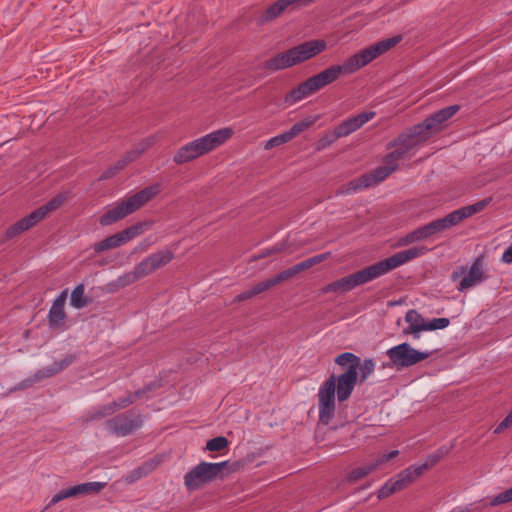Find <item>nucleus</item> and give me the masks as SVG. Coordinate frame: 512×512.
<instances>
[{"instance_id":"nucleus-14","label":"nucleus","mask_w":512,"mask_h":512,"mask_svg":"<svg viewBox=\"0 0 512 512\" xmlns=\"http://www.w3.org/2000/svg\"><path fill=\"white\" fill-rule=\"evenodd\" d=\"M459 110L460 106L457 104L447 106L436 111L427 117L424 121L418 123V125L421 126L427 137L431 138L434 134L440 132L443 129V124L452 116H454Z\"/></svg>"},{"instance_id":"nucleus-58","label":"nucleus","mask_w":512,"mask_h":512,"mask_svg":"<svg viewBox=\"0 0 512 512\" xmlns=\"http://www.w3.org/2000/svg\"><path fill=\"white\" fill-rule=\"evenodd\" d=\"M502 261L504 263L510 264L512 263V245L509 246L502 255Z\"/></svg>"},{"instance_id":"nucleus-26","label":"nucleus","mask_w":512,"mask_h":512,"mask_svg":"<svg viewBox=\"0 0 512 512\" xmlns=\"http://www.w3.org/2000/svg\"><path fill=\"white\" fill-rule=\"evenodd\" d=\"M76 357L74 355H68L67 357L63 358L59 362H55L52 365L48 367H44L38 371H36L31 377L34 381V383H38L46 378L52 377L62 370H64L66 367L71 365L75 361Z\"/></svg>"},{"instance_id":"nucleus-34","label":"nucleus","mask_w":512,"mask_h":512,"mask_svg":"<svg viewBox=\"0 0 512 512\" xmlns=\"http://www.w3.org/2000/svg\"><path fill=\"white\" fill-rule=\"evenodd\" d=\"M451 448L452 447L448 448L445 446L438 448L434 453L430 454L426 458V461L424 463L419 465L423 468L424 472L427 471L428 469L435 466L445 455H447L450 452Z\"/></svg>"},{"instance_id":"nucleus-44","label":"nucleus","mask_w":512,"mask_h":512,"mask_svg":"<svg viewBox=\"0 0 512 512\" xmlns=\"http://www.w3.org/2000/svg\"><path fill=\"white\" fill-rule=\"evenodd\" d=\"M136 397L134 396V393H130L127 397L121 398L117 401L111 402V406L116 412L119 409L127 408L129 405L133 404L136 401Z\"/></svg>"},{"instance_id":"nucleus-52","label":"nucleus","mask_w":512,"mask_h":512,"mask_svg":"<svg viewBox=\"0 0 512 512\" xmlns=\"http://www.w3.org/2000/svg\"><path fill=\"white\" fill-rule=\"evenodd\" d=\"M415 237L413 231L407 233L406 235L402 236L399 240L397 245L400 247L408 246L412 243H415Z\"/></svg>"},{"instance_id":"nucleus-18","label":"nucleus","mask_w":512,"mask_h":512,"mask_svg":"<svg viewBox=\"0 0 512 512\" xmlns=\"http://www.w3.org/2000/svg\"><path fill=\"white\" fill-rule=\"evenodd\" d=\"M328 255H329V253L315 255L311 258H308V259L276 274L275 276H273L275 284L278 285L286 280H289L292 277H294L295 275L299 274L300 272L308 270L311 267H313L314 265L321 263L322 261L327 259Z\"/></svg>"},{"instance_id":"nucleus-28","label":"nucleus","mask_w":512,"mask_h":512,"mask_svg":"<svg viewBox=\"0 0 512 512\" xmlns=\"http://www.w3.org/2000/svg\"><path fill=\"white\" fill-rule=\"evenodd\" d=\"M276 286L275 282H274V279L273 277L267 279V280H264L262 282H259L257 283L256 285H254L251 289L249 290H246L240 294H238L235 299H234V302H243V301H246L248 299H251L252 297L264 292V291H267L269 290L270 288Z\"/></svg>"},{"instance_id":"nucleus-29","label":"nucleus","mask_w":512,"mask_h":512,"mask_svg":"<svg viewBox=\"0 0 512 512\" xmlns=\"http://www.w3.org/2000/svg\"><path fill=\"white\" fill-rule=\"evenodd\" d=\"M152 224L153 223L151 221H140L120 231L124 243H127L143 234L145 231L150 229Z\"/></svg>"},{"instance_id":"nucleus-5","label":"nucleus","mask_w":512,"mask_h":512,"mask_svg":"<svg viewBox=\"0 0 512 512\" xmlns=\"http://www.w3.org/2000/svg\"><path fill=\"white\" fill-rule=\"evenodd\" d=\"M233 133L232 128L225 127L188 142L178 149L173 156V161L176 164H184L195 160L224 144Z\"/></svg>"},{"instance_id":"nucleus-10","label":"nucleus","mask_w":512,"mask_h":512,"mask_svg":"<svg viewBox=\"0 0 512 512\" xmlns=\"http://www.w3.org/2000/svg\"><path fill=\"white\" fill-rule=\"evenodd\" d=\"M143 425V416L134 410H127L105 421V429L118 437L128 436Z\"/></svg>"},{"instance_id":"nucleus-56","label":"nucleus","mask_w":512,"mask_h":512,"mask_svg":"<svg viewBox=\"0 0 512 512\" xmlns=\"http://www.w3.org/2000/svg\"><path fill=\"white\" fill-rule=\"evenodd\" d=\"M467 271V267L465 266H460L458 268V270H454L452 273H451V280L452 281H457L463 274H465Z\"/></svg>"},{"instance_id":"nucleus-4","label":"nucleus","mask_w":512,"mask_h":512,"mask_svg":"<svg viewBox=\"0 0 512 512\" xmlns=\"http://www.w3.org/2000/svg\"><path fill=\"white\" fill-rule=\"evenodd\" d=\"M162 191L159 183L149 185L133 195L127 196L107 210L99 219L101 226L112 225L141 209Z\"/></svg>"},{"instance_id":"nucleus-41","label":"nucleus","mask_w":512,"mask_h":512,"mask_svg":"<svg viewBox=\"0 0 512 512\" xmlns=\"http://www.w3.org/2000/svg\"><path fill=\"white\" fill-rule=\"evenodd\" d=\"M293 138L291 137L289 131H285L275 137H272L271 139H269L265 145V148L266 149H271V148H274L276 146H280L282 144H285L289 141H291Z\"/></svg>"},{"instance_id":"nucleus-50","label":"nucleus","mask_w":512,"mask_h":512,"mask_svg":"<svg viewBox=\"0 0 512 512\" xmlns=\"http://www.w3.org/2000/svg\"><path fill=\"white\" fill-rule=\"evenodd\" d=\"M512 425V410L508 413V415L498 424L495 428L494 433L499 434L503 432L505 429L509 428Z\"/></svg>"},{"instance_id":"nucleus-45","label":"nucleus","mask_w":512,"mask_h":512,"mask_svg":"<svg viewBox=\"0 0 512 512\" xmlns=\"http://www.w3.org/2000/svg\"><path fill=\"white\" fill-rule=\"evenodd\" d=\"M395 486L393 485L392 479L390 478L388 481L384 483V485L379 489L377 497L380 500H384L396 493Z\"/></svg>"},{"instance_id":"nucleus-1","label":"nucleus","mask_w":512,"mask_h":512,"mask_svg":"<svg viewBox=\"0 0 512 512\" xmlns=\"http://www.w3.org/2000/svg\"><path fill=\"white\" fill-rule=\"evenodd\" d=\"M334 362L342 369L339 375L331 374L320 386L318 391L319 422L328 425L334 417L338 401L350 398L357 383L363 384L374 372L375 362L371 358L361 361L352 352H343L335 357Z\"/></svg>"},{"instance_id":"nucleus-13","label":"nucleus","mask_w":512,"mask_h":512,"mask_svg":"<svg viewBox=\"0 0 512 512\" xmlns=\"http://www.w3.org/2000/svg\"><path fill=\"white\" fill-rule=\"evenodd\" d=\"M327 48V43L323 39H313L305 41L289 50L291 60L295 65L301 64L319 55Z\"/></svg>"},{"instance_id":"nucleus-33","label":"nucleus","mask_w":512,"mask_h":512,"mask_svg":"<svg viewBox=\"0 0 512 512\" xmlns=\"http://www.w3.org/2000/svg\"><path fill=\"white\" fill-rule=\"evenodd\" d=\"M393 173V167L387 168L386 166H380L375 168L371 173L363 174L364 177L368 178L369 187L377 185L385 180L390 174Z\"/></svg>"},{"instance_id":"nucleus-11","label":"nucleus","mask_w":512,"mask_h":512,"mask_svg":"<svg viewBox=\"0 0 512 512\" xmlns=\"http://www.w3.org/2000/svg\"><path fill=\"white\" fill-rule=\"evenodd\" d=\"M432 352H421L412 348L408 343L398 344L389 350L386 355L397 368H406L427 359Z\"/></svg>"},{"instance_id":"nucleus-42","label":"nucleus","mask_w":512,"mask_h":512,"mask_svg":"<svg viewBox=\"0 0 512 512\" xmlns=\"http://www.w3.org/2000/svg\"><path fill=\"white\" fill-rule=\"evenodd\" d=\"M449 324L450 320L448 318H434L432 320H427L425 331L444 329L448 327Z\"/></svg>"},{"instance_id":"nucleus-38","label":"nucleus","mask_w":512,"mask_h":512,"mask_svg":"<svg viewBox=\"0 0 512 512\" xmlns=\"http://www.w3.org/2000/svg\"><path fill=\"white\" fill-rule=\"evenodd\" d=\"M340 136L338 135L336 129L332 132H328L324 134L316 143V150L321 151L329 147L332 143L338 140Z\"/></svg>"},{"instance_id":"nucleus-35","label":"nucleus","mask_w":512,"mask_h":512,"mask_svg":"<svg viewBox=\"0 0 512 512\" xmlns=\"http://www.w3.org/2000/svg\"><path fill=\"white\" fill-rule=\"evenodd\" d=\"M114 412L111 404H106L103 406L98 407L97 409L93 410L87 415L86 421H98L108 415H112Z\"/></svg>"},{"instance_id":"nucleus-49","label":"nucleus","mask_w":512,"mask_h":512,"mask_svg":"<svg viewBox=\"0 0 512 512\" xmlns=\"http://www.w3.org/2000/svg\"><path fill=\"white\" fill-rule=\"evenodd\" d=\"M393 485L395 486V489L397 492L402 491L406 487H408L410 484L406 482V479L402 476L401 473H398L396 476L392 477Z\"/></svg>"},{"instance_id":"nucleus-51","label":"nucleus","mask_w":512,"mask_h":512,"mask_svg":"<svg viewBox=\"0 0 512 512\" xmlns=\"http://www.w3.org/2000/svg\"><path fill=\"white\" fill-rule=\"evenodd\" d=\"M413 233H414V237H415L416 242L424 241V240H428L429 239L426 225H423V226H420V227L414 229Z\"/></svg>"},{"instance_id":"nucleus-17","label":"nucleus","mask_w":512,"mask_h":512,"mask_svg":"<svg viewBox=\"0 0 512 512\" xmlns=\"http://www.w3.org/2000/svg\"><path fill=\"white\" fill-rule=\"evenodd\" d=\"M398 455H399L398 450H392L388 453H384L373 462H370L363 466L353 468L347 474L346 480L349 483H356V482L362 480L363 478H365L366 476H368L369 474H371L372 472L376 471L379 466H381L385 462L395 458Z\"/></svg>"},{"instance_id":"nucleus-22","label":"nucleus","mask_w":512,"mask_h":512,"mask_svg":"<svg viewBox=\"0 0 512 512\" xmlns=\"http://www.w3.org/2000/svg\"><path fill=\"white\" fill-rule=\"evenodd\" d=\"M307 5H309V3L306 2V0H277L276 2L268 6L266 10L262 13L260 17V23L263 24L265 22L273 21L289 7H291V9H294V6L299 8Z\"/></svg>"},{"instance_id":"nucleus-36","label":"nucleus","mask_w":512,"mask_h":512,"mask_svg":"<svg viewBox=\"0 0 512 512\" xmlns=\"http://www.w3.org/2000/svg\"><path fill=\"white\" fill-rule=\"evenodd\" d=\"M512 501V486L505 491L497 494L492 497L488 503L485 504L486 507H495L501 504L509 503Z\"/></svg>"},{"instance_id":"nucleus-61","label":"nucleus","mask_w":512,"mask_h":512,"mask_svg":"<svg viewBox=\"0 0 512 512\" xmlns=\"http://www.w3.org/2000/svg\"><path fill=\"white\" fill-rule=\"evenodd\" d=\"M270 255H272V254L269 253V248H268L265 251H263L262 253H260L257 256H255L254 258L255 259H262V258H265V257L270 256Z\"/></svg>"},{"instance_id":"nucleus-53","label":"nucleus","mask_w":512,"mask_h":512,"mask_svg":"<svg viewBox=\"0 0 512 512\" xmlns=\"http://www.w3.org/2000/svg\"><path fill=\"white\" fill-rule=\"evenodd\" d=\"M34 381L32 377H28L21 382H19L14 388L11 389V391H17V390H24L32 387L34 385Z\"/></svg>"},{"instance_id":"nucleus-32","label":"nucleus","mask_w":512,"mask_h":512,"mask_svg":"<svg viewBox=\"0 0 512 512\" xmlns=\"http://www.w3.org/2000/svg\"><path fill=\"white\" fill-rule=\"evenodd\" d=\"M92 302L91 298L85 296L84 284H78L71 292L70 304L76 309H82Z\"/></svg>"},{"instance_id":"nucleus-25","label":"nucleus","mask_w":512,"mask_h":512,"mask_svg":"<svg viewBox=\"0 0 512 512\" xmlns=\"http://www.w3.org/2000/svg\"><path fill=\"white\" fill-rule=\"evenodd\" d=\"M76 357L74 355H68L67 357L63 358L59 362H55L52 365L48 367H44L38 371H36L31 377L34 381V383H38L46 378L52 377L62 370H64L66 367L71 365L75 361Z\"/></svg>"},{"instance_id":"nucleus-43","label":"nucleus","mask_w":512,"mask_h":512,"mask_svg":"<svg viewBox=\"0 0 512 512\" xmlns=\"http://www.w3.org/2000/svg\"><path fill=\"white\" fill-rule=\"evenodd\" d=\"M138 280H139V278L135 274V271L132 270V271H130L128 273H125V274L119 276L117 281H116V285L119 288H124L126 286H129V285L133 284L134 282H136Z\"/></svg>"},{"instance_id":"nucleus-57","label":"nucleus","mask_w":512,"mask_h":512,"mask_svg":"<svg viewBox=\"0 0 512 512\" xmlns=\"http://www.w3.org/2000/svg\"><path fill=\"white\" fill-rule=\"evenodd\" d=\"M287 247V244L285 242H280L274 245L273 247L269 248V253L271 254H277L283 252Z\"/></svg>"},{"instance_id":"nucleus-37","label":"nucleus","mask_w":512,"mask_h":512,"mask_svg":"<svg viewBox=\"0 0 512 512\" xmlns=\"http://www.w3.org/2000/svg\"><path fill=\"white\" fill-rule=\"evenodd\" d=\"M406 482L412 484L418 477H420L424 470L419 464L411 465L400 472Z\"/></svg>"},{"instance_id":"nucleus-2","label":"nucleus","mask_w":512,"mask_h":512,"mask_svg":"<svg viewBox=\"0 0 512 512\" xmlns=\"http://www.w3.org/2000/svg\"><path fill=\"white\" fill-rule=\"evenodd\" d=\"M402 40V35H396L378 41L375 44L359 51L358 53L347 58L340 65H331L300 83L297 87L289 91L285 96V102L294 104L325 86L335 82L341 75H350L366 66L374 59L384 54Z\"/></svg>"},{"instance_id":"nucleus-40","label":"nucleus","mask_w":512,"mask_h":512,"mask_svg":"<svg viewBox=\"0 0 512 512\" xmlns=\"http://www.w3.org/2000/svg\"><path fill=\"white\" fill-rule=\"evenodd\" d=\"M315 123V119L312 118H305L299 122H296L292 125V127L288 130L291 137L294 138L300 133L307 130L309 127H311Z\"/></svg>"},{"instance_id":"nucleus-39","label":"nucleus","mask_w":512,"mask_h":512,"mask_svg":"<svg viewBox=\"0 0 512 512\" xmlns=\"http://www.w3.org/2000/svg\"><path fill=\"white\" fill-rule=\"evenodd\" d=\"M229 445V441L224 436L214 437L207 441L205 449L208 451H221L227 448Z\"/></svg>"},{"instance_id":"nucleus-20","label":"nucleus","mask_w":512,"mask_h":512,"mask_svg":"<svg viewBox=\"0 0 512 512\" xmlns=\"http://www.w3.org/2000/svg\"><path fill=\"white\" fill-rule=\"evenodd\" d=\"M375 115L376 113L374 111L362 112L342 121L335 127V129L340 138L346 137L364 126L367 122L373 119Z\"/></svg>"},{"instance_id":"nucleus-63","label":"nucleus","mask_w":512,"mask_h":512,"mask_svg":"<svg viewBox=\"0 0 512 512\" xmlns=\"http://www.w3.org/2000/svg\"><path fill=\"white\" fill-rule=\"evenodd\" d=\"M450 512H465V511H463V510H459V511L452 510V511H450Z\"/></svg>"},{"instance_id":"nucleus-19","label":"nucleus","mask_w":512,"mask_h":512,"mask_svg":"<svg viewBox=\"0 0 512 512\" xmlns=\"http://www.w3.org/2000/svg\"><path fill=\"white\" fill-rule=\"evenodd\" d=\"M328 255H329V253L315 255L311 258H308V259L276 274L275 276H273L275 284L278 285L286 280H289L292 277H294L295 275L299 274L300 272L308 270L311 267H313L314 265L321 263L322 261L327 259Z\"/></svg>"},{"instance_id":"nucleus-6","label":"nucleus","mask_w":512,"mask_h":512,"mask_svg":"<svg viewBox=\"0 0 512 512\" xmlns=\"http://www.w3.org/2000/svg\"><path fill=\"white\" fill-rule=\"evenodd\" d=\"M242 464L238 461H223L211 463L202 461L184 476V484L188 491H195L216 479H224L229 474L240 469Z\"/></svg>"},{"instance_id":"nucleus-7","label":"nucleus","mask_w":512,"mask_h":512,"mask_svg":"<svg viewBox=\"0 0 512 512\" xmlns=\"http://www.w3.org/2000/svg\"><path fill=\"white\" fill-rule=\"evenodd\" d=\"M491 201V197L482 199L472 205L456 209L442 218L435 219L425 224L429 239L433 238L438 233L458 225L463 220L473 216L474 214L481 212L486 206L490 204Z\"/></svg>"},{"instance_id":"nucleus-21","label":"nucleus","mask_w":512,"mask_h":512,"mask_svg":"<svg viewBox=\"0 0 512 512\" xmlns=\"http://www.w3.org/2000/svg\"><path fill=\"white\" fill-rule=\"evenodd\" d=\"M486 279L487 276L483 270V258L480 256L474 260L472 266L468 270V273L461 279L457 286V290L460 292L465 291L477 284H480Z\"/></svg>"},{"instance_id":"nucleus-23","label":"nucleus","mask_w":512,"mask_h":512,"mask_svg":"<svg viewBox=\"0 0 512 512\" xmlns=\"http://www.w3.org/2000/svg\"><path fill=\"white\" fill-rule=\"evenodd\" d=\"M67 290L62 291L53 301L48 313V324L51 329H57L64 325L67 315L64 311Z\"/></svg>"},{"instance_id":"nucleus-30","label":"nucleus","mask_w":512,"mask_h":512,"mask_svg":"<svg viewBox=\"0 0 512 512\" xmlns=\"http://www.w3.org/2000/svg\"><path fill=\"white\" fill-rule=\"evenodd\" d=\"M366 188H369L368 178L361 175L360 177L351 180L349 183L342 185L336 194H353Z\"/></svg>"},{"instance_id":"nucleus-9","label":"nucleus","mask_w":512,"mask_h":512,"mask_svg":"<svg viewBox=\"0 0 512 512\" xmlns=\"http://www.w3.org/2000/svg\"><path fill=\"white\" fill-rule=\"evenodd\" d=\"M65 197L61 194L54 196L47 203L32 211L29 215L15 222L6 230V238L12 239L24 231L32 228L43 220L50 212L58 209L64 202Z\"/></svg>"},{"instance_id":"nucleus-55","label":"nucleus","mask_w":512,"mask_h":512,"mask_svg":"<svg viewBox=\"0 0 512 512\" xmlns=\"http://www.w3.org/2000/svg\"><path fill=\"white\" fill-rule=\"evenodd\" d=\"M118 172L113 166L107 168L99 177L100 180H108L113 178Z\"/></svg>"},{"instance_id":"nucleus-24","label":"nucleus","mask_w":512,"mask_h":512,"mask_svg":"<svg viewBox=\"0 0 512 512\" xmlns=\"http://www.w3.org/2000/svg\"><path fill=\"white\" fill-rule=\"evenodd\" d=\"M405 321L408 326L403 329L404 335H412L414 339H418L420 332L425 331L427 320L417 310H408Z\"/></svg>"},{"instance_id":"nucleus-60","label":"nucleus","mask_w":512,"mask_h":512,"mask_svg":"<svg viewBox=\"0 0 512 512\" xmlns=\"http://www.w3.org/2000/svg\"><path fill=\"white\" fill-rule=\"evenodd\" d=\"M128 165V163L126 162L125 158L122 157L121 159H119L114 165L113 167L115 168V170L117 172H120L121 170H123L126 166Z\"/></svg>"},{"instance_id":"nucleus-59","label":"nucleus","mask_w":512,"mask_h":512,"mask_svg":"<svg viewBox=\"0 0 512 512\" xmlns=\"http://www.w3.org/2000/svg\"><path fill=\"white\" fill-rule=\"evenodd\" d=\"M392 149H394L393 152L395 154L399 153L398 154L399 155V157H398L399 160L404 159L407 156V154L409 153V151L406 150L403 146H396V147H393Z\"/></svg>"},{"instance_id":"nucleus-3","label":"nucleus","mask_w":512,"mask_h":512,"mask_svg":"<svg viewBox=\"0 0 512 512\" xmlns=\"http://www.w3.org/2000/svg\"><path fill=\"white\" fill-rule=\"evenodd\" d=\"M428 251V248L425 246L411 247L407 250L399 251L386 259L325 285L321 291L322 293L349 292L357 286L369 283L399 266L425 255Z\"/></svg>"},{"instance_id":"nucleus-48","label":"nucleus","mask_w":512,"mask_h":512,"mask_svg":"<svg viewBox=\"0 0 512 512\" xmlns=\"http://www.w3.org/2000/svg\"><path fill=\"white\" fill-rule=\"evenodd\" d=\"M155 137H147L141 140L136 146L135 149L142 155L145 151H147L150 147L155 144Z\"/></svg>"},{"instance_id":"nucleus-27","label":"nucleus","mask_w":512,"mask_h":512,"mask_svg":"<svg viewBox=\"0 0 512 512\" xmlns=\"http://www.w3.org/2000/svg\"><path fill=\"white\" fill-rule=\"evenodd\" d=\"M292 66H294V64L291 60L289 50L278 53L264 62V68L271 72L284 70Z\"/></svg>"},{"instance_id":"nucleus-12","label":"nucleus","mask_w":512,"mask_h":512,"mask_svg":"<svg viewBox=\"0 0 512 512\" xmlns=\"http://www.w3.org/2000/svg\"><path fill=\"white\" fill-rule=\"evenodd\" d=\"M174 258L171 250H159L150 254L134 267L135 274L140 279L152 274L157 269L166 266Z\"/></svg>"},{"instance_id":"nucleus-15","label":"nucleus","mask_w":512,"mask_h":512,"mask_svg":"<svg viewBox=\"0 0 512 512\" xmlns=\"http://www.w3.org/2000/svg\"><path fill=\"white\" fill-rule=\"evenodd\" d=\"M428 139L429 138L423 132L421 126L416 124L399 134L395 139L388 142L387 149H392L396 146H403L410 152L411 150L425 143Z\"/></svg>"},{"instance_id":"nucleus-31","label":"nucleus","mask_w":512,"mask_h":512,"mask_svg":"<svg viewBox=\"0 0 512 512\" xmlns=\"http://www.w3.org/2000/svg\"><path fill=\"white\" fill-rule=\"evenodd\" d=\"M123 244L125 243L122 239L120 232H118L109 237H106L105 239L101 240L98 243H95L93 249L95 253H102L104 251L120 247Z\"/></svg>"},{"instance_id":"nucleus-47","label":"nucleus","mask_w":512,"mask_h":512,"mask_svg":"<svg viewBox=\"0 0 512 512\" xmlns=\"http://www.w3.org/2000/svg\"><path fill=\"white\" fill-rule=\"evenodd\" d=\"M399 153H394L393 151L388 153L384 159H383V162H384V165L383 166H386L387 168H392L393 167V172L397 170L398 168V162L400 161L398 159Z\"/></svg>"},{"instance_id":"nucleus-16","label":"nucleus","mask_w":512,"mask_h":512,"mask_svg":"<svg viewBox=\"0 0 512 512\" xmlns=\"http://www.w3.org/2000/svg\"><path fill=\"white\" fill-rule=\"evenodd\" d=\"M106 485V482H86L62 489L52 497L49 506L55 505L56 503L70 497L97 494L105 488Z\"/></svg>"},{"instance_id":"nucleus-62","label":"nucleus","mask_w":512,"mask_h":512,"mask_svg":"<svg viewBox=\"0 0 512 512\" xmlns=\"http://www.w3.org/2000/svg\"><path fill=\"white\" fill-rule=\"evenodd\" d=\"M315 0H306V2H308L309 4H311L312 2H314Z\"/></svg>"},{"instance_id":"nucleus-46","label":"nucleus","mask_w":512,"mask_h":512,"mask_svg":"<svg viewBox=\"0 0 512 512\" xmlns=\"http://www.w3.org/2000/svg\"><path fill=\"white\" fill-rule=\"evenodd\" d=\"M160 387V384L156 381H152L148 384H146L145 386H143L142 388L136 390L134 392V396L136 397V399H140V398H143L145 397L148 393L150 392H153L155 391L156 389H158Z\"/></svg>"},{"instance_id":"nucleus-8","label":"nucleus","mask_w":512,"mask_h":512,"mask_svg":"<svg viewBox=\"0 0 512 512\" xmlns=\"http://www.w3.org/2000/svg\"><path fill=\"white\" fill-rule=\"evenodd\" d=\"M491 201V197L482 199L472 205L456 209L442 218L435 219L425 224L429 239L433 238L438 233L458 225L463 220L473 216L474 214L481 212L486 206L490 204Z\"/></svg>"},{"instance_id":"nucleus-54","label":"nucleus","mask_w":512,"mask_h":512,"mask_svg":"<svg viewBox=\"0 0 512 512\" xmlns=\"http://www.w3.org/2000/svg\"><path fill=\"white\" fill-rule=\"evenodd\" d=\"M140 156H141V154L135 148H133V149L127 151L123 157L125 158L126 162L129 164V163L135 161L136 159H138Z\"/></svg>"}]
</instances>
